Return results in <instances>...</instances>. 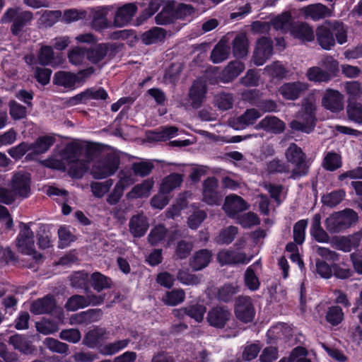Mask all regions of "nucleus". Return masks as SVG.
Instances as JSON below:
<instances>
[{
    "label": "nucleus",
    "instance_id": "nucleus-1",
    "mask_svg": "<svg viewBox=\"0 0 362 362\" xmlns=\"http://www.w3.org/2000/svg\"><path fill=\"white\" fill-rule=\"evenodd\" d=\"M315 99L313 97L305 98L301 109L296 113V119L290 122V127L295 131L311 132L315 125Z\"/></svg>",
    "mask_w": 362,
    "mask_h": 362
},
{
    "label": "nucleus",
    "instance_id": "nucleus-2",
    "mask_svg": "<svg viewBox=\"0 0 362 362\" xmlns=\"http://www.w3.org/2000/svg\"><path fill=\"white\" fill-rule=\"evenodd\" d=\"M33 13L30 11H23L19 7L9 8L1 18L2 23H12L11 32L13 35H19L23 29L30 24Z\"/></svg>",
    "mask_w": 362,
    "mask_h": 362
},
{
    "label": "nucleus",
    "instance_id": "nucleus-3",
    "mask_svg": "<svg viewBox=\"0 0 362 362\" xmlns=\"http://www.w3.org/2000/svg\"><path fill=\"white\" fill-rule=\"evenodd\" d=\"M358 221L357 214L352 209L335 212L325 220L327 230L331 233H338L349 228Z\"/></svg>",
    "mask_w": 362,
    "mask_h": 362
},
{
    "label": "nucleus",
    "instance_id": "nucleus-4",
    "mask_svg": "<svg viewBox=\"0 0 362 362\" xmlns=\"http://www.w3.org/2000/svg\"><path fill=\"white\" fill-rule=\"evenodd\" d=\"M30 223H21L20 231L16 240L18 250L26 255H30L35 262L42 258V255L35 248L34 233L30 228Z\"/></svg>",
    "mask_w": 362,
    "mask_h": 362
},
{
    "label": "nucleus",
    "instance_id": "nucleus-5",
    "mask_svg": "<svg viewBox=\"0 0 362 362\" xmlns=\"http://www.w3.org/2000/svg\"><path fill=\"white\" fill-rule=\"evenodd\" d=\"M120 160L115 153H107L101 157L92 166L90 174L97 180L114 175L119 168Z\"/></svg>",
    "mask_w": 362,
    "mask_h": 362
},
{
    "label": "nucleus",
    "instance_id": "nucleus-6",
    "mask_svg": "<svg viewBox=\"0 0 362 362\" xmlns=\"http://www.w3.org/2000/svg\"><path fill=\"white\" fill-rule=\"evenodd\" d=\"M31 177L30 173L26 172H18L15 173L11 180L10 187L14 196L22 199L30 196L31 189Z\"/></svg>",
    "mask_w": 362,
    "mask_h": 362
},
{
    "label": "nucleus",
    "instance_id": "nucleus-7",
    "mask_svg": "<svg viewBox=\"0 0 362 362\" xmlns=\"http://www.w3.org/2000/svg\"><path fill=\"white\" fill-rule=\"evenodd\" d=\"M235 317L244 323L250 322L255 315V310L251 298L239 296L235 303Z\"/></svg>",
    "mask_w": 362,
    "mask_h": 362
},
{
    "label": "nucleus",
    "instance_id": "nucleus-8",
    "mask_svg": "<svg viewBox=\"0 0 362 362\" xmlns=\"http://www.w3.org/2000/svg\"><path fill=\"white\" fill-rule=\"evenodd\" d=\"M231 318V313L228 307L216 305L211 308L206 315L209 325L216 329H223Z\"/></svg>",
    "mask_w": 362,
    "mask_h": 362
},
{
    "label": "nucleus",
    "instance_id": "nucleus-9",
    "mask_svg": "<svg viewBox=\"0 0 362 362\" xmlns=\"http://www.w3.org/2000/svg\"><path fill=\"white\" fill-rule=\"evenodd\" d=\"M202 186L203 201L209 205L220 204L222 195L218 191V180L214 177H208L204 181Z\"/></svg>",
    "mask_w": 362,
    "mask_h": 362
},
{
    "label": "nucleus",
    "instance_id": "nucleus-10",
    "mask_svg": "<svg viewBox=\"0 0 362 362\" xmlns=\"http://www.w3.org/2000/svg\"><path fill=\"white\" fill-rule=\"evenodd\" d=\"M272 53V42L269 38L262 37L257 42L252 61L255 65L262 66L271 57Z\"/></svg>",
    "mask_w": 362,
    "mask_h": 362
},
{
    "label": "nucleus",
    "instance_id": "nucleus-11",
    "mask_svg": "<svg viewBox=\"0 0 362 362\" xmlns=\"http://www.w3.org/2000/svg\"><path fill=\"white\" fill-rule=\"evenodd\" d=\"M207 90L206 82L204 80L198 78L192 83L189 90L188 98L194 109H198L202 105L206 99Z\"/></svg>",
    "mask_w": 362,
    "mask_h": 362
},
{
    "label": "nucleus",
    "instance_id": "nucleus-12",
    "mask_svg": "<svg viewBox=\"0 0 362 362\" xmlns=\"http://www.w3.org/2000/svg\"><path fill=\"white\" fill-rule=\"evenodd\" d=\"M260 117L261 113L258 110L250 108L241 115L230 119L229 124L236 130L244 129L247 127L254 124Z\"/></svg>",
    "mask_w": 362,
    "mask_h": 362
},
{
    "label": "nucleus",
    "instance_id": "nucleus-13",
    "mask_svg": "<svg viewBox=\"0 0 362 362\" xmlns=\"http://www.w3.org/2000/svg\"><path fill=\"white\" fill-rule=\"evenodd\" d=\"M322 105L332 112H339L344 109V96L338 90L327 89L322 99Z\"/></svg>",
    "mask_w": 362,
    "mask_h": 362
},
{
    "label": "nucleus",
    "instance_id": "nucleus-14",
    "mask_svg": "<svg viewBox=\"0 0 362 362\" xmlns=\"http://www.w3.org/2000/svg\"><path fill=\"white\" fill-rule=\"evenodd\" d=\"M250 205L240 196L228 195L224 202L223 209L229 217H234L238 213L248 209Z\"/></svg>",
    "mask_w": 362,
    "mask_h": 362
},
{
    "label": "nucleus",
    "instance_id": "nucleus-15",
    "mask_svg": "<svg viewBox=\"0 0 362 362\" xmlns=\"http://www.w3.org/2000/svg\"><path fill=\"white\" fill-rule=\"evenodd\" d=\"M308 88L306 83L300 81L285 83L279 88L280 95L286 100H295Z\"/></svg>",
    "mask_w": 362,
    "mask_h": 362
},
{
    "label": "nucleus",
    "instance_id": "nucleus-16",
    "mask_svg": "<svg viewBox=\"0 0 362 362\" xmlns=\"http://www.w3.org/2000/svg\"><path fill=\"white\" fill-rule=\"evenodd\" d=\"M318 44L324 49H330L335 45V39L330 27V21H326L322 25L318 26L315 31Z\"/></svg>",
    "mask_w": 362,
    "mask_h": 362
},
{
    "label": "nucleus",
    "instance_id": "nucleus-17",
    "mask_svg": "<svg viewBox=\"0 0 362 362\" xmlns=\"http://www.w3.org/2000/svg\"><path fill=\"white\" fill-rule=\"evenodd\" d=\"M137 11V6L134 3L126 4L119 8L115 13L114 25L115 27L122 28L127 25L132 19Z\"/></svg>",
    "mask_w": 362,
    "mask_h": 362
},
{
    "label": "nucleus",
    "instance_id": "nucleus-18",
    "mask_svg": "<svg viewBox=\"0 0 362 362\" xmlns=\"http://www.w3.org/2000/svg\"><path fill=\"white\" fill-rule=\"evenodd\" d=\"M300 11L305 18H310L313 21H319L332 15V11L322 4H310L302 8Z\"/></svg>",
    "mask_w": 362,
    "mask_h": 362
},
{
    "label": "nucleus",
    "instance_id": "nucleus-19",
    "mask_svg": "<svg viewBox=\"0 0 362 362\" xmlns=\"http://www.w3.org/2000/svg\"><path fill=\"white\" fill-rule=\"evenodd\" d=\"M148 227V218L143 214L132 216L129 222V232L134 238L144 236Z\"/></svg>",
    "mask_w": 362,
    "mask_h": 362
},
{
    "label": "nucleus",
    "instance_id": "nucleus-20",
    "mask_svg": "<svg viewBox=\"0 0 362 362\" xmlns=\"http://www.w3.org/2000/svg\"><path fill=\"white\" fill-rule=\"evenodd\" d=\"M290 32L294 38L302 42H311L315 39L313 28L306 23L297 22L293 23Z\"/></svg>",
    "mask_w": 362,
    "mask_h": 362
},
{
    "label": "nucleus",
    "instance_id": "nucleus-21",
    "mask_svg": "<svg viewBox=\"0 0 362 362\" xmlns=\"http://www.w3.org/2000/svg\"><path fill=\"white\" fill-rule=\"evenodd\" d=\"M256 129H264L267 132L279 134L285 129L283 121L275 116H267L256 125Z\"/></svg>",
    "mask_w": 362,
    "mask_h": 362
},
{
    "label": "nucleus",
    "instance_id": "nucleus-22",
    "mask_svg": "<svg viewBox=\"0 0 362 362\" xmlns=\"http://www.w3.org/2000/svg\"><path fill=\"white\" fill-rule=\"evenodd\" d=\"M55 307L56 303L53 297L47 296L45 298L34 301L31 305L30 311L35 315L50 313Z\"/></svg>",
    "mask_w": 362,
    "mask_h": 362
},
{
    "label": "nucleus",
    "instance_id": "nucleus-23",
    "mask_svg": "<svg viewBox=\"0 0 362 362\" xmlns=\"http://www.w3.org/2000/svg\"><path fill=\"white\" fill-rule=\"evenodd\" d=\"M361 238V233H356L349 237H341L335 242L336 248L345 252H350L352 248L359 245Z\"/></svg>",
    "mask_w": 362,
    "mask_h": 362
},
{
    "label": "nucleus",
    "instance_id": "nucleus-24",
    "mask_svg": "<svg viewBox=\"0 0 362 362\" xmlns=\"http://www.w3.org/2000/svg\"><path fill=\"white\" fill-rule=\"evenodd\" d=\"M211 252L209 250H200L194 253L189 264L194 270H201L207 267L211 262Z\"/></svg>",
    "mask_w": 362,
    "mask_h": 362
},
{
    "label": "nucleus",
    "instance_id": "nucleus-25",
    "mask_svg": "<svg viewBox=\"0 0 362 362\" xmlns=\"http://www.w3.org/2000/svg\"><path fill=\"white\" fill-rule=\"evenodd\" d=\"M153 184L154 182L153 180H145L141 184L135 185L131 191L126 194V197L129 199L148 197L153 187Z\"/></svg>",
    "mask_w": 362,
    "mask_h": 362
},
{
    "label": "nucleus",
    "instance_id": "nucleus-26",
    "mask_svg": "<svg viewBox=\"0 0 362 362\" xmlns=\"http://www.w3.org/2000/svg\"><path fill=\"white\" fill-rule=\"evenodd\" d=\"M245 64L238 60L232 61L228 64L222 72L223 82H230L238 77L244 70Z\"/></svg>",
    "mask_w": 362,
    "mask_h": 362
},
{
    "label": "nucleus",
    "instance_id": "nucleus-27",
    "mask_svg": "<svg viewBox=\"0 0 362 362\" xmlns=\"http://www.w3.org/2000/svg\"><path fill=\"white\" fill-rule=\"evenodd\" d=\"M110 49V45L98 44L87 50V59L93 64H98L105 59Z\"/></svg>",
    "mask_w": 362,
    "mask_h": 362
},
{
    "label": "nucleus",
    "instance_id": "nucleus-28",
    "mask_svg": "<svg viewBox=\"0 0 362 362\" xmlns=\"http://www.w3.org/2000/svg\"><path fill=\"white\" fill-rule=\"evenodd\" d=\"M183 181L182 175L178 173H171L165 177L160 185V192L169 194L180 187Z\"/></svg>",
    "mask_w": 362,
    "mask_h": 362
},
{
    "label": "nucleus",
    "instance_id": "nucleus-29",
    "mask_svg": "<svg viewBox=\"0 0 362 362\" xmlns=\"http://www.w3.org/2000/svg\"><path fill=\"white\" fill-rule=\"evenodd\" d=\"M165 35L166 31L163 28L155 27L144 33L141 39L144 44L149 45L163 41Z\"/></svg>",
    "mask_w": 362,
    "mask_h": 362
},
{
    "label": "nucleus",
    "instance_id": "nucleus-30",
    "mask_svg": "<svg viewBox=\"0 0 362 362\" xmlns=\"http://www.w3.org/2000/svg\"><path fill=\"white\" fill-rule=\"evenodd\" d=\"M233 54L237 58H243L248 52V42L245 34H238L232 42Z\"/></svg>",
    "mask_w": 362,
    "mask_h": 362
},
{
    "label": "nucleus",
    "instance_id": "nucleus-31",
    "mask_svg": "<svg viewBox=\"0 0 362 362\" xmlns=\"http://www.w3.org/2000/svg\"><path fill=\"white\" fill-rule=\"evenodd\" d=\"M130 340L125 339L100 346L99 352L103 356H112L124 349L129 344Z\"/></svg>",
    "mask_w": 362,
    "mask_h": 362
},
{
    "label": "nucleus",
    "instance_id": "nucleus-32",
    "mask_svg": "<svg viewBox=\"0 0 362 362\" xmlns=\"http://www.w3.org/2000/svg\"><path fill=\"white\" fill-rule=\"evenodd\" d=\"M54 141V138L50 136L39 137L35 142L30 144L31 154L39 155L47 152Z\"/></svg>",
    "mask_w": 362,
    "mask_h": 362
},
{
    "label": "nucleus",
    "instance_id": "nucleus-33",
    "mask_svg": "<svg viewBox=\"0 0 362 362\" xmlns=\"http://www.w3.org/2000/svg\"><path fill=\"white\" fill-rule=\"evenodd\" d=\"M53 81L55 85L72 89L77 81V77L75 74L69 72L58 71L55 73Z\"/></svg>",
    "mask_w": 362,
    "mask_h": 362
},
{
    "label": "nucleus",
    "instance_id": "nucleus-34",
    "mask_svg": "<svg viewBox=\"0 0 362 362\" xmlns=\"http://www.w3.org/2000/svg\"><path fill=\"white\" fill-rule=\"evenodd\" d=\"M230 54V47L225 41L221 40L211 51V59L215 63H221L227 59Z\"/></svg>",
    "mask_w": 362,
    "mask_h": 362
},
{
    "label": "nucleus",
    "instance_id": "nucleus-35",
    "mask_svg": "<svg viewBox=\"0 0 362 362\" xmlns=\"http://www.w3.org/2000/svg\"><path fill=\"white\" fill-rule=\"evenodd\" d=\"M90 282L93 289L98 292H100L104 289L110 288L112 284L110 277H107L98 272H95L91 274Z\"/></svg>",
    "mask_w": 362,
    "mask_h": 362
},
{
    "label": "nucleus",
    "instance_id": "nucleus-36",
    "mask_svg": "<svg viewBox=\"0 0 362 362\" xmlns=\"http://www.w3.org/2000/svg\"><path fill=\"white\" fill-rule=\"evenodd\" d=\"M83 148L78 144H69L62 153V159L68 164L77 160L83 153Z\"/></svg>",
    "mask_w": 362,
    "mask_h": 362
},
{
    "label": "nucleus",
    "instance_id": "nucleus-37",
    "mask_svg": "<svg viewBox=\"0 0 362 362\" xmlns=\"http://www.w3.org/2000/svg\"><path fill=\"white\" fill-rule=\"evenodd\" d=\"M238 233V228L236 226H230L222 229L214 238V241L219 245H229L234 240Z\"/></svg>",
    "mask_w": 362,
    "mask_h": 362
},
{
    "label": "nucleus",
    "instance_id": "nucleus-38",
    "mask_svg": "<svg viewBox=\"0 0 362 362\" xmlns=\"http://www.w3.org/2000/svg\"><path fill=\"white\" fill-rule=\"evenodd\" d=\"M293 24L291 16L288 12H284L272 21V25L274 28L283 33L291 30Z\"/></svg>",
    "mask_w": 362,
    "mask_h": 362
},
{
    "label": "nucleus",
    "instance_id": "nucleus-39",
    "mask_svg": "<svg viewBox=\"0 0 362 362\" xmlns=\"http://www.w3.org/2000/svg\"><path fill=\"white\" fill-rule=\"evenodd\" d=\"M155 19L156 23L158 25H167L173 23L177 19L175 15V5L173 4H167L162 11L156 15Z\"/></svg>",
    "mask_w": 362,
    "mask_h": 362
},
{
    "label": "nucleus",
    "instance_id": "nucleus-40",
    "mask_svg": "<svg viewBox=\"0 0 362 362\" xmlns=\"http://www.w3.org/2000/svg\"><path fill=\"white\" fill-rule=\"evenodd\" d=\"M306 76L310 81L315 83L328 82L331 80V74L326 72L319 66H313L308 69Z\"/></svg>",
    "mask_w": 362,
    "mask_h": 362
},
{
    "label": "nucleus",
    "instance_id": "nucleus-41",
    "mask_svg": "<svg viewBox=\"0 0 362 362\" xmlns=\"http://www.w3.org/2000/svg\"><path fill=\"white\" fill-rule=\"evenodd\" d=\"M341 165V157L335 152H327L322 160V167L329 171H334Z\"/></svg>",
    "mask_w": 362,
    "mask_h": 362
},
{
    "label": "nucleus",
    "instance_id": "nucleus-42",
    "mask_svg": "<svg viewBox=\"0 0 362 362\" xmlns=\"http://www.w3.org/2000/svg\"><path fill=\"white\" fill-rule=\"evenodd\" d=\"M285 156L287 161L291 164L307 158L301 148L295 143H292L289 145L286 150Z\"/></svg>",
    "mask_w": 362,
    "mask_h": 362
},
{
    "label": "nucleus",
    "instance_id": "nucleus-43",
    "mask_svg": "<svg viewBox=\"0 0 362 362\" xmlns=\"http://www.w3.org/2000/svg\"><path fill=\"white\" fill-rule=\"evenodd\" d=\"M292 165L293 167L291 170L290 178L296 180L308 175L310 163L307 158Z\"/></svg>",
    "mask_w": 362,
    "mask_h": 362
},
{
    "label": "nucleus",
    "instance_id": "nucleus-44",
    "mask_svg": "<svg viewBox=\"0 0 362 362\" xmlns=\"http://www.w3.org/2000/svg\"><path fill=\"white\" fill-rule=\"evenodd\" d=\"M330 27L337 42L339 45L344 44L347 41V28L344 24L337 21H330Z\"/></svg>",
    "mask_w": 362,
    "mask_h": 362
},
{
    "label": "nucleus",
    "instance_id": "nucleus-45",
    "mask_svg": "<svg viewBox=\"0 0 362 362\" xmlns=\"http://www.w3.org/2000/svg\"><path fill=\"white\" fill-rule=\"evenodd\" d=\"M234 98L231 93H221L215 95L214 104L219 110L225 111L233 106Z\"/></svg>",
    "mask_w": 362,
    "mask_h": 362
},
{
    "label": "nucleus",
    "instance_id": "nucleus-46",
    "mask_svg": "<svg viewBox=\"0 0 362 362\" xmlns=\"http://www.w3.org/2000/svg\"><path fill=\"white\" fill-rule=\"evenodd\" d=\"M100 313L99 310H88L76 314L71 319L78 324H88L97 321L100 317Z\"/></svg>",
    "mask_w": 362,
    "mask_h": 362
},
{
    "label": "nucleus",
    "instance_id": "nucleus-47",
    "mask_svg": "<svg viewBox=\"0 0 362 362\" xmlns=\"http://www.w3.org/2000/svg\"><path fill=\"white\" fill-rule=\"evenodd\" d=\"M8 343L13 348L23 354L30 353L32 351L31 346L25 337L20 334H15L9 338Z\"/></svg>",
    "mask_w": 362,
    "mask_h": 362
},
{
    "label": "nucleus",
    "instance_id": "nucleus-48",
    "mask_svg": "<svg viewBox=\"0 0 362 362\" xmlns=\"http://www.w3.org/2000/svg\"><path fill=\"white\" fill-rule=\"evenodd\" d=\"M69 165V174L74 178H81L89 168L88 163L80 158Z\"/></svg>",
    "mask_w": 362,
    "mask_h": 362
},
{
    "label": "nucleus",
    "instance_id": "nucleus-49",
    "mask_svg": "<svg viewBox=\"0 0 362 362\" xmlns=\"http://www.w3.org/2000/svg\"><path fill=\"white\" fill-rule=\"evenodd\" d=\"M265 72L272 78L282 79L286 77L287 70L279 62H274L264 68Z\"/></svg>",
    "mask_w": 362,
    "mask_h": 362
},
{
    "label": "nucleus",
    "instance_id": "nucleus-50",
    "mask_svg": "<svg viewBox=\"0 0 362 362\" xmlns=\"http://www.w3.org/2000/svg\"><path fill=\"white\" fill-rule=\"evenodd\" d=\"M345 192L342 189L333 191L322 197V203L329 207L338 205L344 198Z\"/></svg>",
    "mask_w": 362,
    "mask_h": 362
},
{
    "label": "nucleus",
    "instance_id": "nucleus-51",
    "mask_svg": "<svg viewBox=\"0 0 362 362\" xmlns=\"http://www.w3.org/2000/svg\"><path fill=\"white\" fill-rule=\"evenodd\" d=\"M185 298V291L182 289H174L166 293L163 298L164 303L168 305H176L182 303Z\"/></svg>",
    "mask_w": 362,
    "mask_h": 362
},
{
    "label": "nucleus",
    "instance_id": "nucleus-52",
    "mask_svg": "<svg viewBox=\"0 0 362 362\" xmlns=\"http://www.w3.org/2000/svg\"><path fill=\"white\" fill-rule=\"evenodd\" d=\"M326 320L333 326L338 325L344 320V313L339 306L329 308L326 313Z\"/></svg>",
    "mask_w": 362,
    "mask_h": 362
},
{
    "label": "nucleus",
    "instance_id": "nucleus-53",
    "mask_svg": "<svg viewBox=\"0 0 362 362\" xmlns=\"http://www.w3.org/2000/svg\"><path fill=\"white\" fill-rule=\"evenodd\" d=\"M113 180L109 179L103 182H94L90 184L93 194L98 198L103 197L113 185Z\"/></svg>",
    "mask_w": 362,
    "mask_h": 362
},
{
    "label": "nucleus",
    "instance_id": "nucleus-54",
    "mask_svg": "<svg viewBox=\"0 0 362 362\" xmlns=\"http://www.w3.org/2000/svg\"><path fill=\"white\" fill-rule=\"evenodd\" d=\"M308 220L302 219L297 221L293 226V239L298 245H302L305 240V229L308 226Z\"/></svg>",
    "mask_w": 362,
    "mask_h": 362
},
{
    "label": "nucleus",
    "instance_id": "nucleus-55",
    "mask_svg": "<svg viewBox=\"0 0 362 362\" xmlns=\"http://www.w3.org/2000/svg\"><path fill=\"white\" fill-rule=\"evenodd\" d=\"M117 177L119 180L116 185H119L124 189L132 185L136 182L134 174L131 169H124L120 170Z\"/></svg>",
    "mask_w": 362,
    "mask_h": 362
},
{
    "label": "nucleus",
    "instance_id": "nucleus-56",
    "mask_svg": "<svg viewBox=\"0 0 362 362\" xmlns=\"http://www.w3.org/2000/svg\"><path fill=\"white\" fill-rule=\"evenodd\" d=\"M154 165L151 161H141L134 163L132 165V170L134 175L145 177L151 173Z\"/></svg>",
    "mask_w": 362,
    "mask_h": 362
},
{
    "label": "nucleus",
    "instance_id": "nucleus-57",
    "mask_svg": "<svg viewBox=\"0 0 362 362\" xmlns=\"http://www.w3.org/2000/svg\"><path fill=\"white\" fill-rule=\"evenodd\" d=\"M54 57V53L53 48L51 46H42L37 54V61L43 66L50 64L53 61Z\"/></svg>",
    "mask_w": 362,
    "mask_h": 362
},
{
    "label": "nucleus",
    "instance_id": "nucleus-58",
    "mask_svg": "<svg viewBox=\"0 0 362 362\" xmlns=\"http://www.w3.org/2000/svg\"><path fill=\"white\" fill-rule=\"evenodd\" d=\"M206 310V309L204 305L195 304L185 308L184 311L186 315L194 319L197 322H200L204 319Z\"/></svg>",
    "mask_w": 362,
    "mask_h": 362
},
{
    "label": "nucleus",
    "instance_id": "nucleus-59",
    "mask_svg": "<svg viewBox=\"0 0 362 362\" xmlns=\"http://www.w3.org/2000/svg\"><path fill=\"white\" fill-rule=\"evenodd\" d=\"M86 307H87V301L85 299V296L79 295L72 296L65 304V308L69 311H76Z\"/></svg>",
    "mask_w": 362,
    "mask_h": 362
},
{
    "label": "nucleus",
    "instance_id": "nucleus-60",
    "mask_svg": "<svg viewBox=\"0 0 362 362\" xmlns=\"http://www.w3.org/2000/svg\"><path fill=\"white\" fill-rule=\"evenodd\" d=\"M167 235V229L162 225L154 227L148 235V242L152 245H156L160 243Z\"/></svg>",
    "mask_w": 362,
    "mask_h": 362
},
{
    "label": "nucleus",
    "instance_id": "nucleus-61",
    "mask_svg": "<svg viewBox=\"0 0 362 362\" xmlns=\"http://www.w3.org/2000/svg\"><path fill=\"white\" fill-rule=\"evenodd\" d=\"M238 223L245 228H250L252 226L259 225L260 220L257 215L254 212H247L238 217Z\"/></svg>",
    "mask_w": 362,
    "mask_h": 362
},
{
    "label": "nucleus",
    "instance_id": "nucleus-62",
    "mask_svg": "<svg viewBox=\"0 0 362 362\" xmlns=\"http://www.w3.org/2000/svg\"><path fill=\"white\" fill-rule=\"evenodd\" d=\"M87 57V50L85 48L76 47L69 52L68 58L70 63L79 65Z\"/></svg>",
    "mask_w": 362,
    "mask_h": 362
},
{
    "label": "nucleus",
    "instance_id": "nucleus-63",
    "mask_svg": "<svg viewBox=\"0 0 362 362\" xmlns=\"http://www.w3.org/2000/svg\"><path fill=\"white\" fill-rule=\"evenodd\" d=\"M104 332L101 329L90 330L84 337L83 343L89 348H94L98 343Z\"/></svg>",
    "mask_w": 362,
    "mask_h": 362
},
{
    "label": "nucleus",
    "instance_id": "nucleus-64",
    "mask_svg": "<svg viewBox=\"0 0 362 362\" xmlns=\"http://www.w3.org/2000/svg\"><path fill=\"white\" fill-rule=\"evenodd\" d=\"M347 115L350 120L362 122V105L358 103H350L347 106Z\"/></svg>",
    "mask_w": 362,
    "mask_h": 362
}]
</instances>
